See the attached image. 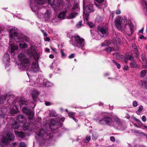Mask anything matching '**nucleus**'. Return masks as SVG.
I'll list each match as a JSON object with an SVG mask.
<instances>
[{"label":"nucleus","mask_w":147,"mask_h":147,"mask_svg":"<svg viewBox=\"0 0 147 147\" xmlns=\"http://www.w3.org/2000/svg\"><path fill=\"white\" fill-rule=\"evenodd\" d=\"M19 59L20 61V63L18 65V68L21 70H26L30 65V63L29 59L26 58L24 54L21 53L18 55Z\"/></svg>","instance_id":"f257e3e1"},{"label":"nucleus","mask_w":147,"mask_h":147,"mask_svg":"<svg viewBox=\"0 0 147 147\" xmlns=\"http://www.w3.org/2000/svg\"><path fill=\"white\" fill-rule=\"evenodd\" d=\"M10 41H13L14 40L17 42H23V40L22 36H19L18 30L15 28H12L9 31Z\"/></svg>","instance_id":"f03ea898"},{"label":"nucleus","mask_w":147,"mask_h":147,"mask_svg":"<svg viewBox=\"0 0 147 147\" xmlns=\"http://www.w3.org/2000/svg\"><path fill=\"white\" fill-rule=\"evenodd\" d=\"M44 3V1L43 0H30V7L33 11L35 12L38 15H39L40 13L39 11H42V9L39 7Z\"/></svg>","instance_id":"7ed1b4c3"},{"label":"nucleus","mask_w":147,"mask_h":147,"mask_svg":"<svg viewBox=\"0 0 147 147\" xmlns=\"http://www.w3.org/2000/svg\"><path fill=\"white\" fill-rule=\"evenodd\" d=\"M70 43L75 47L84 50L83 47L85 45L84 40L79 36L76 35L72 38Z\"/></svg>","instance_id":"20e7f679"},{"label":"nucleus","mask_w":147,"mask_h":147,"mask_svg":"<svg viewBox=\"0 0 147 147\" xmlns=\"http://www.w3.org/2000/svg\"><path fill=\"white\" fill-rule=\"evenodd\" d=\"M15 136L13 134L8 133L6 135L3 136L1 139V145L2 146L10 145L11 141H13L14 139Z\"/></svg>","instance_id":"39448f33"},{"label":"nucleus","mask_w":147,"mask_h":147,"mask_svg":"<svg viewBox=\"0 0 147 147\" xmlns=\"http://www.w3.org/2000/svg\"><path fill=\"white\" fill-rule=\"evenodd\" d=\"M37 135L39 138H42L43 139L46 140L51 138H52L53 134L51 133L50 135H48L45 130L41 129L38 131Z\"/></svg>","instance_id":"423d86ee"},{"label":"nucleus","mask_w":147,"mask_h":147,"mask_svg":"<svg viewBox=\"0 0 147 147\" xmlns=\"http://www.w3.org/2000/svg\"><path fill=\"white\" fill-rule=\"evenodd\" d=\"M32 55L34 56H37V57L36 59L35 58V61L34 62L33 64L30 68H29V69L30 71H33L34 72H36L38 71L39 69V67L38 64V62L36 60L38 57V55L36 53L35 54L32 53Z\"/></svg>","instance_id":"0eeeda50"},{"label":"nucleus","mask_w":147,"mask_h":147,"mask_svg":"<svg viewBox=\"0 0 147 147\" xmlns=\"http://www.w3.org/2000/svg\"><path fill=\"white\" fill-rule=\"evenodd\" d=\"M59 117L58 119H52L51 120L50 128L52 129H55L59 126Z\"/></svg>","instance_id":"6e6552de"},{"label":"nucleus","mask_w":147,"mask_h":147,"mask_svg":"<svg viewBox=\"0 0 147 147\" xmlns=\"http://www.w3.org/2000/svg\"><path fill=\"white\" fill-rule=\"evenodd\" d=\"M125 23H126V20L124 18H119L115 21V25L119 30L121 29L123 25Z\"/></svg>","instance_id":"1a4fd4ad"},{"label":"nucleus","mask_w":147,"mask_h":147,"mask_svg":"<svg viewBox=\"0 0 147 147\" xmlns=\"http://www.w3.org/2000/svg\"><path fill=\"white\" fill-rule=\"evenodd\" d=\"M134 27L131 22L126 24L124 30L126 34L129 36H131L132 34L133 30Z\"/></svg>","instance_id":"9d476101"},{"label":"nucleus","mask_w":147,"mask_h":147,"mask_svg":"<svg viewBox=\"0 0 147 147\" xmlns=\"http://www.w3.org/2000/svg\"><path fill=\"white\" fill-rule=\"evenodd\" d=\"M48 3L49 4L51 5L61 6L65 5L63 0H48Z\"/></svg>","instance_id":"9b49d317"},{"label":"nucleus","mask_w":147,"mask_h":147,"mask_svg":"<svg viewBox=\"0 0 147 147\" xmlns=\"http://www.w3.org/2000/svg\"><path fill=\"white\" fill-rule=\"evenodd\" d=\"M22 111L24 113H25L27 115L30 120L32 119L34 115V113L32 111L25 107H24L22 109Z\"/></svg>","instance_id":"f8f14e48"},{"label":"nucleus","mask_w":147,"mask_h":147,"mask_svg":"<svg viewBox=\"0 0 147 147\" xmlns=\"http://www.w3.org/2000/svg\"><path fill=\"white\" fill-rule=\"evenodd\" d=\"M95 5L98 8H103L106 7L104 0H95Z\"/></svg>","instance_id":"ddd939ff"},{"label":"nucleus","mask_w":147,"mask_h":147,"mask_svg":"<svg viewBox=\"0 0 147 147\" xmlns=\"http://www.w3.org/2000/svg\"><path fill=\"white\" fill-rule=\"evenodd\" d=\"M98 34L102 37L106 35L107 33V29L106 28H104L102 27L98 26Z\"/></svg>","instance_id":"4468645a"},{"label":"nucleus","mask_w":147,"mask_h":147,"mask_svg":"<svg viewBox=\"0 0 147 147\" xmlns=\"http://www.w3.org/2000/svg\"><path fill=\"white\" fill-rule=\"evenodd\" d=\"M112 43L115 45H117L120 44L121 42V40L117 35L115 34L112 37V40H111Z\"/></svg>","instance_id":"2eb2a0df"},{"label":"nucleus","mask_w":147,"mask_h":147,"mask_svg":"<svg viewBox=\"0 0 147 147\" xmlns=\"http://www.w3.org/2000/svg\"><path fill=\"white\" fill-rule=\"evenodd\" d=\"M106 124L111 126L114 125V122H113L112 119L109 116L104 117Z\"/></svg>","instance_id":"dca6fc26"},{"label":"nucleus","mask_w":147,"mask_h":147,"mask_svg":"<svg viewBox=\"0 0 147 147\" xmlns=\"http://www.w3.org/2000/svg\"><path fill=\"white\" fill-rule=\"evenodd\" d=\"M17 119L19 122L23 123H26L27 122L26 118L22 115H18Z\"/></svg>","instance_id":"f3484780"},{"label":"nucleus","mask_w":147,"mask_h":147,"mask_svg":"<svg viewBox=\"0 0 147 147\" xmlns=\"http://www.w3.org/2000/svg\"><path fill=\"white\" fill-rule=\"evenodd\" d=\"M11 42L10 41L9 44V47H10L11 51L13 53H14L16 51H17L18 49V47L17 46L11 43Z\"/></svg>","instance_id":"a211bd4d"},{"label":"nucleus","mask_w":147,"mask_h":147,"mask_svg":"<svg viewBox=\"0 0 147 147\" xmlns=\"http://www.w3.org/2000/svg\"><path fill=\"white\" fill-rule=\"evenodd\" d=\"M114 121L115 122L116 124H114L113 126L117 127H119L121 126V122L120 119L118 117H116L114 119Z\"/></svg>","instance_id":"6ab92c4d"},{"label":"nucleus","mask_w":147,"mask_h":147,"mask_svg":"<svg viewBox=\"0 0 147 147\" xmlns=\"http://www.w3.org/2000/svg\"><path fill=\"white\" fill-rule=\"evenodd\" d=\"M9 96L7 94H5L4 95L0 96V104L4 103L6 99Z\"/></svg>","instance_id":"aec40b11"},{"label":"nucleus","mask_w":147,"mask_h":147,"mask_svg":"<svg viewBox=\"0 0 147 147\" xmlns=\"http://www.w3.org/2000/svg\"><path fill=\"white\" fill-rule=\"evenodd\" d=\"M66 13L67 11L66 10L60 12L58 16V18L59 19H64Z\"/></svg>","instance_id":"412c9836"},{"label":"nucleus","mask_w":147,"mask_h":147,"mask_svg":"<svg viewBox=\"0 0 147 147\" xmlns=\"http://www.w3.org/2000/svg\"><path fill=\"white\" fill-rule=\"evenodd\" d=\"M7 109L5 108H0V117L3 118L6 114Z\"/></svg>","instance_id":"4be33fe9"},{"label":"nucleus","mask_w":147,"mask_h":147,"mask_svg":"<svg viewBox=\"0 0 147 147\" xmlns=\"http://www.w3.org/2000/svg\"><path fill=\"white\" fill-rule=\"evenodd\" d=\"M3 61L4 62L7 64L10 61L9 56L8 54H5L4 56Z\"/></svg>","instance_id":"5701e85b"},{"label":"nucleus","mask_w":147,"mask_h":147,"mask_svg":"<svg viewBox=\"0 0 147 147\" xmlns=\"http://www.w3.org/2000/svg\"><path fill=\"white\" fill-rule=\"evenodd\" d=\"M141 86L144 88L145 89L147 90V81L141 80L139 82Z\"/></svg>","instance_id":"b1692460"},{"label":"nucleus","mask_w":147,"mask_h":147,"mask_svg":"<svg viewBox=\"0 0 147 147\" xmlns=\"http://www.w3.org/2000/svg\"><path fill=\"white\" fill-rule=\"evenodd\" d=\"M46 87H49L53 85V84L48 81H45L42 83Z\"/></svg>","instance_id":"393cba45"},{"label":"nucleus","mask_w":147,"mask_h":147,"mask_svg":"<svg viewBox=\"0 0 147 147\" xmlns=\"http://www.w3.org/2000/svg\"><path fill=\"white\" fill-rule=\"evenodd\" d=\"M132 47L134 49L135 54L136 55L135 57H136L138 58L139 56V54L138 51L137 49V47L134 44H133L132 45Z\"/></svg>","instance_id":"a878e982"},{"label":"nucleus","mask_w":147,"mask_h":147,"mask_svg":"<svg viewBox=\"0 0 147 147\" xmlns=\"http://www.w3.org/2000/svg\"><path fill=\"white\" fill-rule=\"evenodd\" d=\"M93 5H88L86 8V11L88 13H90L93 11Z\"/></svg>","instance_id":"bb28decb"},{"label":"nucleus","mask_w":147,"mask_h":147,"mask_svg":"<svg viewBox=\"0 0 147 147\" xmlns=\"http://www.w3.org/2000/svg\"><path fill=\"white\" fill-rule=\"evenodd\" d=\"M138 66V64L134 60L129 63V66L131 68H136Z\"/></svg>","instance_id":"cd10ccee"},{"label":"nucleus","mask_w":147,"mask_h":147,"mask_svg":"<svg viewBox=\"0 0 147 147\" xmlns=\"http://www.w3.org/2000/svg\"><path fill=\"white\" fill-rule=\"evenodd\" d=\"M18 111L17 106L14 105L11 109L10 110V113L12 114H15Z\"/></svg>","instance_id":"c85d7f7f"},{"label":"nucleus","mask_w":147,"mask_h":147,"mask_svg":"<svg viewBox=\"0 0 147 147\" xmlns=\"http://www.w3.org/2000/svg\"><path fill=\"white\" fill-rule=\"evenodd\" d=\"M39 94V92L38 91H36L34 92V93L32 94V96L33 99L36 101L37 99V96Z\"/></svg>","instance_id":"c756f323"},{"label":"nucleus","mask_w":147,"mask_h":147,"mask_svg":"<svg viewBox=\"0 0 147 147\" xmlns=\"http://www.w3.org/2000/svg\"><path fill=\"white\" fill-rule=\"evenodd\" d=\"M78 14V13L74 12L71 13L68 16L69 19L73 18L75 17Z\"/></svg>","instance_id":"7c9ffc66"},{"label":"nucleus","mask_w":147,"mask_h":147,"mask_svg":"<svg viewBox=\"0 0 147 147\" xmlns=\"http://www.w3.org/2000/svg\"><path fill=\"white\" fill-rule=\"evenodd\" d=\"M16 134L20 138H22L25 136L24 134L22 132H16Z\"/></svg>","instance_id":"2f4dec72"},{"label":"nucleus","mask_w":147,"mask_h":147,"mask_svg":"<svg viewBox=\"0 0 147 147\" xmlns=\"http://www.w3.org/2000/svg\"><path fill=\"white\" fill-rule=\"evenodd\" d=\"M19 45L20 47V48L21 49H24L25 48H26L28 47V45L26 43H20L19 44Z\"/></svg>","instance_id":"473e14b6"},{"label":"nucleus","mask_w":147,"mask_h":147,"mask_svg":"<svg viewBox=\"0 0 147 147\" xmlns=\"http://www.w3.org/2000/svg\"><path fill=\"white\" fill-rule=\"evenodd\" d=\"M23 37V42L24 41L26 42H27L29 43L30 41V38L28 37L24 36Z\"/></svg>","instance_id":"72a5a7b5"},{"label":"nucleus","mask_w":147,"mask_h":147,"mask_svg":"<svg viewBox=\"0 0 147 147\" xmlns=\"http://www.w3.org/2000/svg\"><path fill=\"white\" fill-rule=\"evenodd\" d=\"M57 115L56 112L54 110L50 111V116L51 117H56Z\"/></svg>","instance_id":"f704fd0d"},{"label":"nucleus","mask_w":147,"mask_h":147,"mask_svg":"<svg viewBox=\"0 0 147 147\" xmlns=\"http://www.w3.org/2000/svg\"><path fill=\"white\" fill-rule=\"evenodd\" d=\"M12 127L14 129H16L18 128L19 125L16 122L12 125Z\"/></svg>","instance_id":"c9c22d12"},{"label":"nucleus","mask_w":147,"mask_h":147,"mask_svg":"<svg viewBox=\"0 0 147 147\" xmlns=\"http://www.w3.org/2000/svg\"><path fill=\"white\" fill-rule=\"evenodd\" d=\"M23 125V128L24 130H26L27 129L30 127V125L28 124L24 123Z\"/></svg>","instance_id":"e433bc0d"},{"label":"nucleus","mask_w":147,"mask_h":147,"mask_svg":"<svg viewBox=\"0 0 147 147\" xmlns=\"http://www.w3.org/2000/svg\"><path fill=\"white\" fill-rule=\"evenodd\" d=\"M111 42L108 40H105L103 43L102 44L103 46H108L110 45Z\"/></svg>","instance_id":"4c0bfd02"},{"label":"nucleus","mask_w":147,"mask_h":147,"mask_svg":"<svg viewBox=\"0 0 147 147\" xmlns=\"http://www.w3.org/2000/svg\"><path fill=\"white\" fill-rule=\"evenodd\" d=\"M127 59L131 61H134V57L131 55H129L127 56Z\"/></svg>","instance_id":"58836bf2"},{"label":"nucleus","mask_w":147,"mask_h":147,"mask_svg":"<svg viewBox=\"0 0 147 147\" xmlns=\"http://www.w3.org/2000/svg\"><path fill=\"white\" fill-rule=\"evenodd\" d=\"M99 123L100 124L104 125L106 124L104 118H102V119L99 120Z\"/></svg>","instance_id":"ea45409f"},{"label":"nucleus","mask_w":147,"mask_h":147,"mask_svg":"<svg viewBox=\"0 0 147 147\" xmlns=\"http://www.w3.org/2000/svg\"><path fill=\"white\" fill-rule=\"evenodd\" d=\"M135 120L141 126H143L144 125L141 122V121L139 119L136 118H134Z\"/></svg>","instance_id":"a19ab883"},{"label":"nucleus","mask_w":147,"mask_h":147,"mask_svg":"<svg viewBox=\"0 0 147 147\" xmlns=\"http://www.w3.org/2000/svg\"><path fill=\"white\" fill-rule=\"evenodd\" d=\"M135 120L141 126H143L144 125L141 122V121L139 119L136 118H134Z\"/></svg>","instance_id":"79ce46f5"},{"label":"nucleus","mask_w":147,"mask_h":147,"mask_svg":"<svg viewBox=\"0 0 147 147\" xmlns=\"http://www.w3.org/2000/svg\"><path fill=\"white\" fill-rule=\"evenodd\" d=\"M135 120L141 126H143L144 125L141 122V121L139 119L136 118H134Z\"/></svg>","instance_id":"37998d69"},{"label":"nucleus","mask_w":147,"mask_h":147,"mask_svg":"<svg viewBox=\"0 0 147 147\" xmlns=\"http://www.w3.org/2000/svg\"><path fill=\"white\" fill-rule=\"evenodd\" d=\"M113 49V48H112L111 47H109L105 49V50L107 52L109 53L112 51Z\"/></svg>","instance_id":"c03bdc74"},{"label":"nucleus","mask_w":147,"mask_h":147,"mask_svg":"<svg viewBox=\"0 0 147 147\" xmlns=\"http://www.w3.org/2000/svg\"><path fill=\"white\" fill-rule=\"evenodd\" d=\"M146 70H142L141 71V75L142 77H144L146 75Z\"/></svg>","instance_id":"a18cd8bd"},{"label":"nucleus","mask_w":147,"mask_h":147,"mask_svg":"<svg viewBox=\"0 0 147 147\" xmlns=\"http://www.w3.org/2000/svg\"><path fill=\"white\" fill-rule=\"evenodd\" d=\"M75 113L72 112H68V114L69 117L73 118L75 115Z\"/></svg>","instance_id":"49530a36"},{"label":"nucleus","mask_w":147,"mask_h":147,"mask_svg":"<svg viewBox=\"0 0 147 147\" xmlns=\"http://www.w3.org/2000/svg\"><path fill=\"white\" fill-rule=\"evenodd\" d=\"M113 63L117 66V67L118 69H119L120 68L121 65L120 64L118 63L117 62L114 60H113Z\"/></svg>","instance_id":"de8ad7c7"},{"label":"nucleus","mask_w":147,"mask_h":147,"mask_svg":"<svg viewBox=\"0 0 147 147\" xmlns=\"http://www.w3.org/2000/svg\"><path fill=\"white\" fill-rule=\"evenodd\" d=\"M70 1H67V3H66V4L65 5V3L64 2V3L65 4V5H64L63 7L65 6L66 7H69L71 6V3L70 2Z\"/></svg>","instance_id":"09e8293b"},{"label":"nucleus","mask_w":147,"mask_h":147,"mask_svg":"<svg viewBox=\"0 0 147 147\" xmlns=\"http://www.w3.org/2000/svg\"><path fill=\"white\" fill-rule=\"evenodd\" d=\"M19 103L21 105H27L28 102H27L26 101L22 100Z\"/></svg>","instance_id":"8fccbe9b"},{"label":"nucleus","mask_w":147,"mask_h":147,"mask_svg":"<svg viewBox=\"0 0 147 147\" xmlns=\"http://www.w3.org/2000/svg\"><path fill=\"white\" fill-rule=\"evenodd\" d=\"M49 12L48 10H47L44 14V17L45 18H49Z\"/></svg>","instance_id":"3c124183"},{"label":"nucleus","mask_w":147,"mask_h":147,"mask_svg":"<svg viewBox=\"0 0 147 147\" xmlns=\"http://www.w3.org/2000/svg\"><path fill=\"white\" fill-rule=\"evenodd\" d=\"M143 109V107L142 105H140L139 107L138 110L136 111V113L138 114L139 113H140V111Z\"/></svg>","instance_id":"603ef678"},{"label":"nucleus","mask_w":147,"mask_h":147,"mask_svg":"<svg viewBox=\"0 0 147 147\" xmlns=\"http://www.w3.org/2000/svg\"><path fill=\"white\" fill-rule=\"evenodd\" d=\"M90 136H87L86 137V139L85 140V142L86 143L88 142L90 140Z\"/></svg>","instance_id":"864d4df0"},{"label":"nucleus","mask_w":147,"mask_h":147,"mask_svg":"<svg viewBox=\"0 0 147 147\" xmlns=\"http://www.w3.org/2000/svg\"><path fill=\"white\" fill-rule=\"evenodd\" d=\"M82 20L80 21L76 25L77 27L78 28L82 26Z\"/></svg>","instance_id":"5fc2aeb1"},{"label":"nucleus","mask_w":147,"mask_h":147,"mask_svg":"<svg viewBox=\"0 0 147 147\" xmlns=\"http://www.w3.org/2000/svg\"><path fill=\"white\" fill-rule=\"evenodd\" d=\"M136 133L140 135V136H146V134L143 132H136Z\"/></svg>","instance_id":"6e6d98bb"},{"label":"nucleus","mask_w":147,"mask_h":147,"mask_svg":"<svg viewBox=\"0 0 147 147\" xmlns=\"http://www.w3.org/2000/svg\"><path fill=\"white\" fill-rule=\"evenodd\" d=\"M87 24L90 26V28H92L94 26V24L90 22H87Z\"/></svg>","instance_id":"4d7b16f0"},{"label":"nucleus","mask_w":147,"mask_h":147,"mask_svg":"<svg viewBox=\"0 0 147 147\" xmlns=\"http://www.w3.org/2000/svg\"><path fill=\"white\" fill-rule=\"evenodd\" d=\"M20 147H27L25 143L22 142L20 144Z\"/></svg>","instance_id":"13d9d810"},{"label":"nucleus","mask_w":147,"mask_h":147,"mask_svg":"<svg viewBox=\"0 0 147 147\" xmlns=\"http://www.w3.org/2000/svg\"><path fill=\"white\" fill-rule=\"evenodd\" d=\"M137 105L138 103L136 101H134L133 102V106L134 107H136L137 106Z\"/></svg>","instance_id":"bf43d9fd"},{"label":"nucleus","mask_w":147,"mask_h":147,"mask_svg":"<svg viewBox=\"0 0 147 147\" xmlns=\"http://www.w3.org/2000/svg\"><path fill=\"white\" fill-rule=\"evenodd\" d=\"M60 52L61 54V56L62 57H63L65 56V53H64L63 50L62 49L61 50Z\"/></svg>","instance_id":"052dcab7"},{"label":"nucleus","mask_w":147,"mask_h":147,"mask_svg":"<svg viewBox=\"0 0 147 147\" xmlns=\"http://www.w3.org/2000/svg\"><path fill=\"white\" fill-rule=\"evenodd\" d=\"M142 120L143 121H144V122L146 121V118L145 116V115L143 116L142 118Z\"/></svg>","instance_id":"680f3d73"},{"label":"nucleus","mask_w":147,"mask_h":147,"mask_svg":"<svg viewBox=\"0 0 147 147\" xmlns=\"http://www.w3.org/2000/svg\"><path fill=\"white\" fill-rule=\"evenodd\" d=\"M142 60L143 61V62L145 64H147V60L145 57H142Z\"/></svg>","instance_id":"e2e57ef3"},{"label":"nucleus","mask_w":147,"mask_h":147,"mask_svg":"<svg viewBox=\"0 0 147 147\" xmlns=\"http://www.w3.org/2000/svg\"><path fill=\"white\" fill-rule=\"evenodd\" d=\"M121 13V11L120 10L118 9L115 11V13L116 14H119Z\"/></svg>","instance_id":"0e129e2a"},{"label":"nucleus","mask_w":147,"mask_h":147,"mask_svg":"<svg viewBox=\"0 0 147 147\" xmlns=\"http://www.w3.org/2000/svg\"><path fill=\"white\" fill-rule=\"evenodd\" d=\"M75 56V54L74 53H72L70 55H69L68 57L69 59H71L74 57Z\"/></svg>","instance_id":"69168bd1"},{"label":"nucleus","mask_w":147,"mask_h":147,"mask_svg":"<svg viewBox=\"0 0 147 147\" xmlns=\"http://www.w3.org/2000/svg\"><path fill=\"white\" fill-rule=\"evenodd\" d=\"M97 138V136L95 134H93L92 135V139L94 140H95Z\"/></svg>","instance_id":"338daca9"},{"label":"nucleus","mask_w":147,"mask_h":147,"mask_svg":"<svg viewBox=\"0 0 147 147\" xmlns=\"http://www.w3.org/2000/svg\"><path fill=\"white\" fill-rule=\"evenodd\" d=\"M110 140L111 141L113 142L115 140V137L113 136L110 137Z\"/></svg>","instance_id":"774afa93"}]
</instances>
